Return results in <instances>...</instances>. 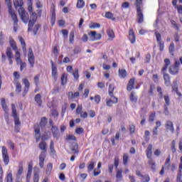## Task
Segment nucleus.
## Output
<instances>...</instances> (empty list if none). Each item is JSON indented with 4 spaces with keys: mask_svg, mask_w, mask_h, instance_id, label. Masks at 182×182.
Listing matches in <instances>:
<instances>
[{
    "mask_svg": "<svg viewBox=\"0 0 182 182\" xmlns=\"http://www.w3.org/2000/svg\"><path fill=\"white\" fill-rule=\"evenodd\" d=\"M47 144L46 142L45 141H41L39 144V148L41 149V150H43V151L39 155V166L41 168H43V167L45 166V159H46V151L48 150L47 147Z\"/></svg>",
    "mask_w": 182,
    "mask_h": 182,
    "instance_id": "nucleus-1",
    "label": "nucleus"
},
{
    "mask_svg": "<svg viewBox=\"0 0 182 182\" xmlns=\"http://www.w3.org/2000/svg\"><path fill=\"white\" fill-rule=\"evenodd\" d=\"M18 15L24 23H28L29 22V14L26 11H25V9L23 7H21L18 9Z\"/></svg>",
    "mask_w": 182,
    "mask_h": 182,
    "instance_id": "nucleus-2",
    "label": "nucleus"
},
{
    "mask_svg": "<svg viewBox=\"0 0 182 182\" xmlns=\"http://www.w3.org/2000/svg\"><path fill=\"white\" fill-rule=\"evenodd\" d=\"M168 72L173 75H178L180 72V62L176 60L173 65L169 66Z\"/></svg>",
    "mask_w": 182,
    "mask_h": 182,
    "instance_id": "nucleus-3",
    "label": "nucleus"
},
{
    "mask_svg": "<svg viewBox=\"0 0 182 182\" xmlns=\"http://www.w3.org/2000/svg\"><path fill=\"white\" fill-rule=\"evenodd\" d=\"M2 158L6 166L9 164V156H8V149L5 146H2Z\"/></svg>",
    "mask_w": 182,
    "mask_h": 182,
    "instance_id": "nucleus-4",
    "label": "nucleus"
},
{
    "mask_svg": "<svg viewBox=\"0 0 182 182\" xmlns=\"http://www.w3.org/2000/svg\"><path fill=\"white\" fill-rule=\"evenodd\" d=\"M22 83L25 86L23 92V97H25L29 92V87H31V82H29V80H28V79L23 78L22 80Z\"/></svg>",
    "mask_w": 182,
    "mask_h": 182,
    "instance_id": "nucleus-5",
    "label": "nucleus"
},
{
    "mask_svg": "<svg viewBox=\"0 0 182 182\" xmlns=\"http://www.w3.org/2000/svg\"><path fill=\"white\" fill-rule=\"evenodd\" d=\"M155 35L159 47V50L163 52L164 50V43L161 42V34L159 32H155Z\"/></svg>",
    "mask_w": 182,
    "mask_h": 182,
    "instance_id": "nucleus-6",
    "label": "nucleus"
},
{
    "mask_svg": "<svg viewBox=\"0 0 182 182\" xmlns=\"http://www.w3.org/2000/svg\"><path fill=\"white\" fill-rule=\"evenodd\" d=\"M28 63L31 65V68H33L35 65V57L33 56V50H32V48L28 49Z\"/></svg>",
    "mask_w": 182,
    "mask_h": 182,
    "instance_id": "nucleus-7",
    "label": "nucleus"
},
{
    "mask_svg": "<svg viewBox=\"0 0 182 182\" xmlns=\"http://www.w3.org/2000/svg\"><path fill=\"white\" fill-rule=\"evenodd\" d=\"M34 133H35V138L38 143L39 140H41V127L39 124L34 125Z\"/></svg>",
    "mask_w": 182,
    "mask_h": 182,
    "instance_id": "nucleus-8",
    "label": "nucleus"
},
{
    "mask_svg": "<svg viewBox=\"0 0 182 182\" xmlns=\"http://www.w3.org/2000/svg\"><path fill=\"white\" fill-rule=\"evenodd\" d=\"M138 6L140 5L139 2H141V0H137ZM137 14H138V22L139 23H141L143 21H144V17L143 16V13L141 12V9L138 6L137 8Z\"/></svg>",
    "mask_w": 182,
    "mask_h": 182,
    "instance_id": "nucleus-9",
    "label": "nucleus"
},
{
    "mask_svg": "<svg viewBox=\"0 0 182 182\" xmlns=\"http://www.w3.org/2000/svg\"><path fill=\"white\" fill-rule=\"evenodd\" d=\"M32 170H33V162L31 161L28 163V166L26 182H29V180H31V176H32Z\"/></svg>",
    "mask_w": 182,
    "mask_h": 182,
    "instance_id": "nucleus-10",
    "label": "nucleus"
},
{
    "mask_svg": "<svg viewBox=\"0 0 182 182\" xmlns=\"http://www.w3.org/2000/svg\"><path fill=\"white\" fill-rule=\"evenodd\" d=\"M88 35L90 36L91 41H99L100 39H102V34L97 33L96 31H91Z\"/></svg>",
    "mask_w": 182,
    "mask_h": 182,
    "instance_id": "nucleus-11",
    "label": "nucleus"
},
{
    "mask_svg": "<svg viewBox=\"0 0 182 182\" xmlns=\"http://www.w3.org/2000/svg\"><path fill=\"white\" fill-rule=\"evenodd\" d=\"M13 22H14V31L16 32L18 31V22H19V20L18 19V16H16V14H10Z\"/></svg>",
    "mask_w": 182,
    "mask_h": 182,
    "instance_id": "nucleus-12",
    "label": "nucleus"
},
{
    "mask_svg": "<svg viewBox=\"0 0 182 182\" xmlns=\"http://www.w3.org/2000/svg\"><path fill=\"white\" fill-rule=\"evenodd\" d=\"M165 127L167 132H171V133H174V125L173 122L168 120L166 121L165 124Z\"/></svg>",
    "mask_w": 182,
    "mask_h": 182,
    "instance_id": "nucleus-13",
    "label": "nucleus"
},
{
    "mask_svg": "<svg viewBox=\"0 0 182 182\" xmlns=\"http://www.w3.org/2000/svg\"><path fill=\"white\" fill-rule=\"evenodd\" d=\"M51 132L53 134V136L55 139H59L60 137V134H59V129L58 128V127L52 125V128H51Z\"/></svg>",
    "mask_w": 182,
    "mask_h": 182,
    "instance_id": "nucleus-14",
    "label": "nucleus"
},
{
    "mask_svg": "<svg viewBox=\"0 0 182 182\" xmlns=\"http://www.w3.org/2000/svg\"><path fill=\"white\" fill-rule=\"evenodd\" d=\"M22 173H23V161H21L18 163V169L16 173V178H19L21 176H22Z\"/></svg>",
    "mask_w": 182,
    "mask_h": 182,
    "instance_id": "nucleus-15",
    "label": "nucleus"
},
{
    "mask_svg": "<svg viewBox=\"0 0 182 182\" xmlns=\"http://www.w3.org/2000/svg\"><path fill=\"white\" fill-rule=\"evenodd\" d=\"M161 73L164 76L166 86H170V85H171V82L170 81V75L166 72H161Z\"/></svg>",
    "mask_w": 182,
    "mask_h": 182,
    "instance_id": "nucleus-16",
    "label": "nucleus"
},
{
    "mask_svg": "<svg viewBox=\"0 0 182 182\" xmlns=\"http://www.w3.org/2000/svg\"><path fill=\"white\" fill-rule=\"evenodd\" d=\"M146 154L147 159H150L153 156V145L149 144L146 149Z\"/></svg>",
    "mask_w": 182,
    "mask_h": 182,
    "instance_id": "nucleus-17",
    "label": "nucleus"
},
{
    "mask_svg": "<svg viewBox=\"0 0 182 182\" xmlns=\"http://www.w3.org/2000/svg\"><path fill=\"white\" fill-rule=\"evenodd\" d=\"M164 64L163 68H161V72H167V69H168V65H171L170 59L168 58H165L164 60Z\"/></svg>",
    "mask_w": 182,
    "mask_h": 182,
    "instance_id": "nucleus-18",
    "label": "nucleus"
},
{
    "mask_svg": "<svg viewBox=\"0 0 182 182\" xmlns=\"http://www.w3.org/2000/svg\"><path fill=\"white\" fill-rule=\"evenodd\" d=\"M137 176L139 177L140 180H141L143 182L150 181V176H149V175H143L140 173V172H138Z\"/></svg>",
    "mask_w": 182,
    "mask_h": 182,
    "instance_id": "nucleus-19",
    "label": "nucleus"
},
{
    "mask_svg": "<svg viewBox=\"0 0 182 182\" xmlns=\"http://www.w3.org/2000/svg\"><path fill=\"white\" fill-rule=\"evenodd\" d=\"M118 75L120 79H125V77L127 76V71H126L125 69H119Z\"/></svg>",
    "mask_w": 182,
    "mask_h": 182,
    "instance_id": "nucleus-20",
    "label": "nucleus"
},
{
    "mask_svg": "<svg viewBox=\"0 0 182 182\" xmlns=\"http://www.w3.org/2000/svg\"><path fill=\"white\" fill-rule=\"evenodd\" d=\"M117 102H119V100L117 99V97H114V100H112L110 99H107V106H108V107H112L113 105H116Z\"/></svg>",
    "mask_w": 182,
    "mask_h": 182,
    "instance_id": "nucleus-21",
    "label": "nucleus"
},
{
    "mask_svg": "<svg viewBox=\"0 0 182 182\" xmlns=\"http://www.w3.org/2000/svg\"><path fill=\"white\" fill-rule=\"evenodd\" d=\"M9 44L13 50H18V46H16V43L15 42V40H14V38L9 37Z\"/></svg>",
    "mask_w": 182,
    "mask_h": 182,
    "instance_id": "nucleus-22",
    "label": "nucleus"
},
{
    "mask_svg": "<svg viewBox=\"0 0 182 182\" xmlns=\"http://www.w3.org/2000/svg\"><path fill=\"white\" fill-rule=\"evenodd\" d=\"M123 173V170L117 168L116 171V178L117 179V181H122L123 178V175L122 174Z\"/></svg>",
    "mask_w": 182,
    "mask_h": 182,
    "instance_id": "nucleus-23",
    "label": "nucleus"
},
{
    "mask_svg": "<svg viewBox=\"0 0 182 182\" xmlns=\"http://www.w3.org/2000/svg\"><path fill=\"white\" fill-rule=\"evenodd\" d=\"M134 82H135L134 78H131L129 80L128 85L127 86V89L129 92H130L132 90V89H133V87H134Z\"/></svg>",
    "mask_w": 182,
    "mask_h": 182,
    "instance_id": "nucleus-24",
    "label": "nucleus"
},
{
    "mask_svg": "<svg viewBox=\"0 0 182 182\" xmlns=\"http://www.w3.org/2000/svg\"><path fill=\"white\" fill-rule=\"evenodd\" d=\"M53 168V164H52V163L48 164L46 169V176H49L51 174Z\"/></svg>",
    "mask_w": 182,
    "mask_h": 182,
    "instance_id": "nucleus-25",
    "label": "nucleus"
},
{
    "mask_svg": "<svg viewBox=\"0 0 182 182\" xmlns=\"http://www.w3.org/2000/svg\"><path fill=\"white\" fill-rule=\"evenodd\" d=\"M95 164H96V162H95L94 161H90L88 162V165H87V172L88 173H90V171H93Z\"/></svg>",
    "mask_w": 182,
    "mask_h": 182,
    "instance_id": "nucleus-26",
    "label": "nucleus"
},
{
    "mask_svg": "<svg viewBox=\"0 0 182 182\" xmlns=\"http://www.w3.org/2000/svg\"><path fill=\"white\" fill-rule=\"evenodd\" d=\"M1 105L5 113H6V112H9L8 106L6 105V101L5 100V98L1 99Z\"/></svg>",
    "mask_w": 182,
    "mask_h": 182,
    "instance_id": "nucleus-27",
    "label": "nucleus"
},
{
    "mask_svg": "<svg viewBox=\"0 0 182 182\" xmlns=\"http://www.w3.org/2000/svg\"><path fill=\"white\" fill-rule=\"evenodd\" d=\"M5 1L7 4L9 15L15 14V11L12 10V3L11 2V0H5Z\"/></svg>",
    "mask_w": 182,
    "mask_h": 182,
    "instance_id": "nucleus-28",
    "label": "nucleus"
},
{
    "mask_svg": "<svg viewBox=\"0 0 182 182\" xmlns=\"http://www.w3.org/2000/svg\"><path fill=\"white\" fill-rule=\"evenodd\" d=\"M129 38L131 43H134L136 42V36L134 35V31H133V30H129Z\"/></svg>",
    "mask_w": 182,
    "mask_h": 182,
    "instance_id": "nucleus-29",
    "label": "nucleus"
},
{
    "mask_svg": "<svg viewBox=\"0 0 182 182\" xmlns=\"http://www.w3.org/2000/svg\"><path fill=\"white\" fill-rule=\"evenodd\" d=\"M52 77L54 79L55 81L58 80V68L56 67L52 68Z\"/></svg>",
    "mask_w": 182,
    "mask_h": 182,
    "instance_id": "nucleus-30",
    "label": "nucleus"
},
{
    "mask_svg": "<svg viewBox=\"0 0 182 182\" xmlns=\"http://www.w3.org/2000/svg\"><path fill=\"white\" fill-rule=\"evenodd\" d=\"M129 99L132 103H136L137 102V95H136V92L132 91L129 96Z\"/></svg>",
    "mask_w": 182,
    "mask_h": 182,
    "instance_id": "nucleus-31",
    "label": "nucleus"
},
{
    "mask_svg": "<svg viewBox=\"0 0 182 182\" xmlns=\"http://www.w3.org/2000/svg\"><path fill=\"white\" fill-rule=\"evenodd\" d=\"M14 5L15 8H23V0H14Z\"/></svg>",
    "mask_w": 182,
    "mask_h": 182,
    "instance_id": "nucleus-32",
    "label": "nucleus"
},
{
    "mask_svg": "<svg viewBox=\"0 0 182 182\" xmlns=\"http://www.w3.org/2000/svg\"><path fill=\"white\" fill-rule=\"evenodd\" d=\"M14 123H15V130L16 132H19V127H21V122H19V117L14 118Z\"/></svg>",
    "mask_w": 182,
    "mask_h": 182,
    "instance_id": "nucleus-33",
    "label": "nucleus"
},
{
    "mask_svg": "<svg viewBox=\"0 0 182 182\" xmlns=\"http://www.w3.org/2000/svg\"><path fill=\"white\" fill-rule=\"evenodd\" d=\"M148 159V164H149V166H151V170H156V162L154 161V160L151 157Z\"/></svg>",
    "mask_w": 182,
    "mask_h": 182,
    "instance_id": "nucleus-34",
    "label": "nucleus"
},
{
    "mask_svg": "<svg viewBox=\"0 0 182 182\" xmlns=\"http://www.w3.org/2000/svg\"><path fill=\"white\" fill-rule=\"evenodd\" d=\"M6 55L8 59H12V58H14V54L12 53V49L11 48V47L7 48Z\"/></svg>",
    "mask_w": 182,
    "mask_h": 182,
    "instance_id": "nucleus-35",
    "label": "nucleus"
},
{
    "mask_svg": "<svg viewBox=\"0 0 182 182\" xmlns=\"http://www.w3.org/2000/svg\"><path fill=\"white\" fill-rule=\"evenodd\" d=\"M35 101L38 105V106H41V105H42V96H41V94H37L35 96Z\"/></svg>",
    "mask_w": 182,
    "mask_h": 182,
    "instance_id": "nucleus-36",
    "label": "nucleus"
},
{
    "mask_svg": "<svg viewBox=\"0 0 182 182\" xmlns=\"http://www.w3.org/2000/svg\"><path fill=\"white\" fill-rule=\"evenodd\" d=\"M66 83H68V75L63 74L61 76V85L63 86H65V85H66Z\"/></svg>",
    "mask_w": 182,
    "mask_h": 182,
    "instance_id": "nucleus-37",
    "label": "nucleus"
},
{
    "mask_svg": "<svg viewBox=\"0 0 182 182\" xmlns=\"http://www.w3.org/2000/svg\"><path fill=\"white\" fill-rule=\"evenodd\" d=\"M76 6L78 9H82V8H85V1L77 0Z\"/></svg>",
    "mask_w": 182,
    "mask_h": 182,
    "instance_id": "nucleus-38",
    "label": "nucleus"
},
{
    "mask_svg": "<svg viewBox=\"0 0 182 182\" xmlns=\"http://www.w3.org/2000/svg\"><path fill=\"white\" fill-rule=\"evenodd\" d=\"M114 84H109L108 93L109 96H113V92H114Z\"/></svg>",
    "mask_w": 182,
    "mask_h": 182,
    "instance_id": "nucleus-39",
    "label": "nucleus"
},
{
    "mask_svg": "<svg viewBox=\"0 0 182 182\" xmlns=\"http://www.w3.org/2000/svg\"><path fill=\"white\" fill-rule=\"evenodd\" d=\"M168 52L171 53L172 56H174L175 48H174V43H171L168 48Z\"/></svg>",
    "mask_w": 182,
    "mask_h": 182,
    "instance_id": "nucleus-40",
    "label": "nucleus"
},
{
    "mask_svg": "<svg viewBox=\"0 0 182 182\" xmlns=\"http://www.w3.org/2000/svg\"><path fill=\"white\" fill-rule=\"evenodd\" d=\"M163 167L166 170H170V157L166 158L165 164L163 166Z\"/></svg>",
    "mask_w": 182,
    "mask_h": 182,
    "instance_id": "nucleus-41",
    "label": "nucleus"
},
{
    "mask_svg": "<svg viewBox=\"0 0 182 182\" xmlns=\"http://www.w3.org/2000/svg\"><path fill=\"white\" fill-rule=\"evenodd\" d=\"M37 20H38V14H36V13L35 12H32L30 16V21L33 22H36Z\"/></svg>",
    "mask_w": 182,
    "mask_h": 182,
    "instance_id": "nucleus-42",
    "label": "nucleus"
},
{
    "mask_svg": "<svg viewBox=\"0 0 182 182\" xmlns=\"http://www.w3.org/2000/svg\"><path fill=\"white\" fill-rule=\"evenodd\" d=\"M11 109L13 117H14V119L18 117V114L16 113V107H15V104L11 105Z\"/></svg>",
    "mask_w": 182,
    "mask_h": 182,
    "instance_id": "nucleus-43",
    "label": "nucleus"
},
{
    "mask_svg": "<svg viewBox=\"0 0 182 182\" xmlns=\"http://www.w3.org/2000/svg\"><path fill=\"white\" fill-rule=\"evenodd\" d=\"M89 28L90 29H96L97 28H100V24L99 23H91Z\"/></svg>",
    "mask_w": 182,
    "mask_h": 182,
    "instance_id": "nucleus-44",
    "label": "nucleus"
},
{
    "mask_svg": "<svg viewBox=\"0 0 182 182\" xmlns=\"http://www.w3.org/2000/svg\"><path fill=\"white\" fill-rule=\"evenodd\" d=\"M50 151L51 154L55 153V143L53 141H51L50 143Z\"/></svg>",
    "mask_w": 182,
    "mask_h": 182,
    "instance_id": "nucleus-45",
    "label": "nucleus"
},
{
    "mask_svg": "<svg viewBox=\"0 0 182 182\" xmlns=\"http://www.w3.org/2000/svg\"><path fill=\"white\" fill-rule=\"evenodd\" d=\"M156 119V112H152L149 117V122L150 123H153L154 122V119Z\"/></svg>",
    "mask_w": 182,
    "mask_h": 182,
    "instance_id": "nucleus-46",
    "label": "nucleus"
},
{
    "mask_svg": "<svg viewBox=\"0 0 182 182\" xmlns=\"http://www.w3.org/2000/svg\"><path fill=\"white\" fill-rule=\"evenodd\" d=\"M107 33L109 36V38H111V39H113L114 38V32L112 29H108L107 31Z\"/></svg>",
    "mask_w": 182,
    "mask_h": 182,
    "instance_id": "nucleus-47",
    "label": "nucleus"
},
{
    "mask_svg": "<svg viewBox=\"0 0 182 182\" xmlns=\"http://www.w3.org/2000/svg\"><path fill=\"white\" fill-rule=\"evenodd\" d=\"M164 99L165 100L164 106H170V97L168 95H164Z\"/></svg>",
    "mask_w": 182,
    "mask_h": 182,
    "instance_id": "nucleus-48",
    "label": "nucleus"
},
{
    "mask_svg": "<svg viewBox=\"0 0 182 182\" xmlns=\"http://www.w3.org/2000/svg\"><path fill=\"white\" fill-rule=\"evenodd\" d=\"M178 90V85L177 81H174L172 85V91L176 92Z\"/></svg>",
    "mask_w": 182,
    "mask_h": 182,
    "instance_id": "nucleus-49",
    "label": "nucleus"
},
{
    "mask_svg": "<svg viewBox=\"0 0 182 182\" xmlns=\"http://www.w3.org/2000/svg\"><path fill=\"white\" fill-rule=\"evenodd\" d=\"M16 92L18 93H21V92H22V85L19 82L16 84Z\"/></svg>",
    "mask_w": 182,
    "mask_h": 182,
    "instance_id": "nucleus-50",
    "label": "nucleus"
},
{
    "mask_svg": "<svg viewBox=\"0 0 182 182\" xmlns=\"http://www.w3.org/2000/svg\"><path fill=\"white\" fill-rule=\"evenodd\" d=\"M128 161H129V155L127 154H124L123 156V164H124V166H127Z\"/></svg>",
    "mask_w": 182,
    "mask_h": 182,
    "instance_id": "nucleus-51",
    "label": "nucleus"
},
{
    "mask_svg": "<svg viewBox=\"0 0 182 182\" xmlns=\"http://www.w3.org/2000/svg\"><path fill=\"white\" fill-rule=\"evenodd\" d=\"M102 98L100 97V95H97L94 97V102L96 103V105H99L100 103V100Z\"/></svg>",
    "mask_w": 182,
    "mask_h": 182,
    "instance_id": "nucleus-52",
    "label": "nucleus"
},
{
    "mask_svg": "<svg viewBox=\"0 0 182 182\" xmlns=\"http://www.w3.org/2000/svg\"><path fill=\"white\" fill-rule=\"evenodd\" d=\"M46 123H48V121L46 120V118L43 117L41 120L40 126H41V127H45V126H46Z\"/></svg>",
    "mask_w": 182,
    "mask_h": 182,
    "instance_id": "nucleus-53",
    "label": "nucleus"
},
{
    "mask_svg": "<svg viewBox=\"0 0 182 182\" xmlns=\"http://www.w3.org/2000/svg\"><path fill=\"white\" fill-rule=\"evenodd\" d=\"M171 149L172 153H176V141L173 140L171 142Z\"/></svg>",
    "mask_w": 182,
    "mask_h": 182,
    "instance_id": "nucleus-54",
    "label": "nucleus"
},
{
    "mask_svg": "<svg viewBox=\"0 0 182 182\" xmlns=\"http://www.w3.org/2000/svg\"><path fill=\"white\" fill-rule=\"evenodd\" d=\"M73 75L74 76L75 80H77V79H79V70L75 69L73 73Z\"/></svg>",
    "mask_w": 182,
    "mask_h": 182,
    "instance_id": "nucleus-55",
    "label": "nucleus"
},
{
    "mask_svg": "<svg viewBox=\"0 0 182 182\" xmlns=\"http://www.w3.org/2000/svg\"><path fill=\"white\" fill-rule=\"evenodd\" d=\"M75 41V32L71 31L70 33V43H73Z\"/></svg>",
    "mask_w": 182,
    "mask_h": 182,
    "instance_id": "nucleus-56",
    "label": "nucleus"
},
{
    "mask_svg": "<svg viewBox=\"0 0 182 182\" xmlns=\"http://www.w3.org/2000/svg\"><path fill=\"white\" fill-rule=\"evenodd\" d=\"M39 28H41V24H37L34 26L33 30L34 35H36L38 33V31H39Z\"/></svg>",
    "mask_w": 182,
    "mask_h": 182,
    "instance_id": "nucleus-57",
    "label": "nucleus"
},
{
    "mask_svg": "<svg viewBox=\"0 0 182 182\" xmlns=\"http://www.w3.org/2000/svg\"><path fill=\"white\" fill-rule=\"evenodd\" d=\"M6 182H14L12 178V173H9L7 174Z\"/></svg>",
    "mask_w": 182,
    "mask_h": 182,
    "instance_id": "nucleus-58",
    "label": "nucleus"
},
{
    "mask_svg": "<svg viewBox=\"0 0 182 182\" xmlns=\"http://www.w3.org/2000/svg\"><path fill=\"white\" fill-rule=\"evenodd\" d=\"M171 23L176 31H178L179 29L178 24H177V23L175 21L173 20L171 21Z\"/></svg>",
    "mask_w": 182,
    "mask_h": 182,
    "instance_id": "nucleus-59",
    "label": "nucleus"
},
{
    "mask_svg": "<svg viewBox=\"0 0 182 182\" xmlns=\"http://www.w3.org/2000/svg\"><path fill=\"white\" fill-rule=\"evenodd\" d=\"M28 31H32V28L33 27V25L35 23V22L29 20L28 21Z\"/></svg>",
    "mask_w": 182,
    "mask_h": 182,
    "instance_id": "nucleus-60",
    "label": "nucleus"
},
{
    "mask_svg": "<svg viewBox=\"0 0 182 182\" xmlns=\"http://www.w3.org/2000/svg\"><path fill=\"white\" fill-rule=\"evenodd\" d=\"M83 109V107H82V105H78L76 109V114H80L82 113V109Z\"/></svg>",
    "mask_w": 182,
    "mask_h": 182,
    "instance_id": "nucleus-61",
    "label": "nucleus"
},
{
    "mask_svg": "<svg viewBox=\"0 0 182 182\" xmlns=\"http://www.w3.org/2000/svg\"><path fill=\"white\" fill-rule=\"evenodd\" d=\"M83 132H85V131L83 130V128H82V127H79L75 129V133H77V134H82V133H83Z\"/></svg>",
    "mask_w": 182,
    "mask_h": 182,
    "instance_id": "nucleus-62",
    "label": "nucleus"
},
{
    "mask_svg": "<svg viewBox=\"0 0 182 182\" xmlns=\"http://www.w3.org/2000/svg\"><path fill=\"white\" fill-rule=\"evenodd\" d=\"M113 14H112V12H107L105 14V18H107V19H112L113 18Z\"/></svg>",
    "mask_w": 182,
    "mask_h": 182,
    "instance_id": "nucleus-63",
    "label": "nucleus"
},
{
    "mask_svg": "<svg viewBox=\"0 0 182 182\" xmlns=\"http://www.w3.org/2000/svg\"><path fill=\"white\" fill-rule=\"evenodd\" d=\"M34 82L36 86H38V85H39V75H36L34 77Z\"/></svg>",
    "mask_w": 182,
    "mask_h": 182,
    "instance_id": "nucleus-64",
    "label": "nucleus"
}]
</instances>
